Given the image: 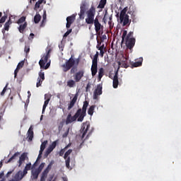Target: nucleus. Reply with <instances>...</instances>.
I'll list each match as a JSON object with an SVG mask.
<instances>
[{"instance_id":"58836bf2","label":"nucleus","mask_w":181,"mask_h":181,"mask_svg":"<svg viewBox=\"0 0 181 181\" xmlns=\"http://www.w3.org/2000/svg\"><path fill=\"white\" fill-rule=\"evenodd\" d=\"M71 152H73L72 149L68 150L64 156V158L66 159V158H70V155L71 154Z\"/></svg>"},{"instance_id":"13d9d810","label":"nucleus","mask_w":181,"mask_h":181,"mask_svg":"<svg viewBox=\"0 0 181 181\" xmlns=\"http://www.w3.org/2000/svg\"><path fill=\"white\" fill-rule=\"evenodd\" d=\"M71 29L68 30L64 35V37H67V36H69L70 35V33H71Z\"/></svg>"},{"instance_id":"de8ad7c7","label":"nucleus","mask_w":181,"mask_h":181,"mask_svg":"<svg viewBox=\"0 0 181 181\" xmlns=\"http://www.w3.org/2000/svg\"><path fill=\"white\" fill-rule=\"evenodd\" d=\"M45 165H46L45 163H42L40 166L38 167V168H35L37 169L38 171H40V173L42 172V170H43V168H45Z\"/></svg>"},{"instance_id":"49530a36","label":"nucleus","mask_w":181,"mask_h":181,"mask_svg":"<svg viewBox=\"0 0 181 181\" xmlns=\"http://www.w3.org/2000/svg\"><path fill=\"white\" fill-rule=\"evenodd\" d=\"M65 160V163L67 169H70V157L66 158Z\"/></svg>"},{"instance_id":"72a5a7b5","label":"nucleus","mask_w":181,"mask_h":181,"mask_svg":"<svg viewBox=\"0 0 181 181\" xmlns=\"http://www.w3.org/2000/svg\"><path fill=\"white\" fill-rule=\"evenodd\" d=\"M41 19H42V16H40V14L37 13L34 16V22H35V23H39V22H40Z\"/></svg>"},{"instance_id":"20e7f679","label":"nucleus","mask_w":181,"mask_h":181,"mask_svg":"<svg viewBox=\"0 0 181 181\" xmlns=\"http://www.w3.org/2000/svg\"><path fill=\"white\" fill-rule=\"evenodd\" d=\"M53 166V162L49 163L47 167L44 170V171L41 174L40 181H46L47 178V175L50 170H52V167Z\"/></svg>"},{"instance_id":"473e14b6","label":"nucleus","mask_w":181,"mask_h":181,"mask_svg":"<svg viewBox=\"0 0 181 181\" xmlns=\"http://www.w3.org/2000/svg\"><path fill=\"white\" fill-rule=\"evenodd\" d=\"M108 19H110V15L108 14L107 11H105V13L103 18V22L105 23V25H107V22L108 21Z\"/></svg>"},{"instance_id":"5fc2aeb1","label":"nucleus","mask_w":181,"mask_h":181,"mask_svg":"<svg viewBox=\"0 0 181 181\" xmlns=\"http://www.w3.org/2000/svg\"><path fill=\"white\" fill-rule=\"evenodd\" d=\"M7 18H8V15H6L1 17V18L0 19V23H4L5 21H6Z\"/></svg>"},{"instance_id":"338daca9","label":"nucleus","mask_w":181,"mask_h":181,"mask_svg":"<svg viewBox=\"0 0 181 181\" xmlns=\"http://www.w3.org/2000/svg\"><path fill=\"white\" fill-rule=\"evenodd\" d=\"M34 37H35V34L30 33V34L29 39H33Z\"/></svg>"},{"instance_id":"cd10ccee","label":"nucleus","mask_w":181,"mask_h":181,"mask_svg":"<svg viewBox=\"0 0 181 181\" xmlns=\"http://www.w3.org/2000/svg\"><path fill=\"white\" fill-rule=\"evenodd\" d=\"M25 28H28V23L25 22L23 23V25H20L19 28H18V30L20 32V33H23Z\"/></svg>"},{"instance_id":"ea45409f","label":"nucleus","mask_w":181,"mask_h":181,"mask_svg":"<svg viewBox=\"0 0 181 181\" xmlns=\"http://www.w3.org/2000/svg\"><path fill=\"white\" fill-rule=\"evenodd\" d=\"M95 14V8L92 6L91 7V19H92L91 23H93V22H94V15Z\"/></svg>"},{"instance_id":"aec40b11","label":"nucleus","mask_w":181,"mask_h":181,"mask_svg":"<svg viewBox=\"0 0 181 181\" xmlns=\"http://www.w3.org/2000/svg\"><path fill=\"white\" fill-rule=\"evenodd\" d=\"M98 71V64H92L91 65L92 76L94 77V76L97 74Z\"/></svg>"},{"instance_id":"5701e85b","label":"nucleus","mask_w":181,"mask_h":181,"mask_svg":"<svg viewBox=\"0 0 181 181\" xmlns=\"http://www.w3.org/2000/svg\"><path fill=\"white\" fill-rule=\"evenodd\" d=\"M28 139L30 141L33 139V129L30 127L28 131Z\"/></svg>"},{"instance_id":"774afa93","label":"nucleus","mask_w":181,"mask_h":181,"mask_svg":"<svg viewBox=\"0 0 181 181\" xmlns=\"http://www.w3.org/2000/svg\"><path fill=\"white\" fill-rule=\"evenodd\" d=\"M88 114L89 115H91V107H90L88 108Z\"/></svg>"},{"instance_id":"e2e57ef3","label":"nucleus","mask_w":181,"mask_h":181,"mask_svg":"<svg viewBox=\"0 0 181 181\" xmlns=\"http://www.w3.org/2000/svg\"><path fill=\"white\" fill-rule=\"evenodd\" d=\"M105 49H102V50H100V54L99 55L100 56V57H104V53H105Z\"/></svg>"},{"instance_id":"4d7b16f0","label":"nucleus","mask_w":181,"mask_h":181,"mask_svg":"<svg viewBox=\"0 0 181 181\" xmlns=\"http://www.w3.org/2000/svg\"><path fill=\"white\" fill-rule=\"evenodd\" d=\"M6 90H8V85H6V86L4 88L3 90H2L1 93V95H5V93H6Z\"/></svg>"},{"instance_id":"a878e982","label":"nucleus","mask_w":181,"mask_h":181,"mask_svg":"<svg viewBox=\"0 0 181 181\" xmlns=\"http://www.w3.org/2000/svg\"><path fill=\"white\" fill-rule=\"evenodd\" d=\"M99 55H100V53L98 52H96L95 54L93 56V58L92 59V64H98Z\"/></svg>"},{"instance_id":"f3484780","label":"nucleus","mask_w":181,"mask_h":181,"mask_svg":"<svg viewBox=\"0 0 181 181\" xmlns=\"http://www.w3.org/2000/svg\"><path fill=\"white\" fill-rule=\"evenodd\" d=\"M39 175H40V171H38L36 168L35 169H32V170H31V179H32V180H37V177H39Z\"/></svg>"},{"instance_id":"a18cd8bd","label":"nucleus","mask_w":181,"mask_h":181,"mask_svg":"<svg viewBox=\"0 0 181 181\" xmlns=\"http://www.w3.org/2000/svg\"><path fill=\"white\" fill-rule=\"evenodd\" d=\"M96 47L99 50H105V52H107V47H104V44H103L101 46H100V45H98Z\"/></svg>"},{"instance_id":"1a4fd4ad","label":"nucleus","mask_w":181,"mask_h":181,"mask_svg":"<svg viewBox=\"0 0 181 181\" xmlns=\"http://www.w3.org/2000/svg\"><path fill=\"white\" fill-rule=\"evenodd\" d=\"M103 94V86L98 84L93 92V100H98V95Z\"/></svg>"},{"instance_id":"0eeeda50","label":"nucleus","mask_w":181,"mask_h":181,"mask_svg":"<svg viewBox=\"0 0 181 181\" xmlns=\"http://www.w3.org/2000/svg\"><path fill=\"white\" fill-rule=\"evenodd\" d=\"M124 40L127 49H129V50H132V49H134V46H135V38H124Z\"/></svg>"},{"instance_id":"09e8293b","label":"nucleus","mask_w":181,"mask_h":181,"mask_svg":"<svg viewBox=\"0 0 181 181\" xmlns=\"http://www.w3.org/2000/svg\"><path fill=\"white\" fill-rule=\"evenodd\" d=\"M46 145H47V140L43 141V142L41 144L40 149H42V150L46 149Z\"/></svg>"},{"instance_id":"3c124183","label":"nucleus","mask_w":181,"mask_h":181,"mask_svg":"<svg viewBox=\"0 0 181 181\" xmlns=\"http://www.w3.org/2000/svg\"><path fill=\"white\" fill-rule=\"evenodd\" d=\"M67 148H69V146H66L64 148L60 150L59 156H63V155H64V152H66V149H67Z\"/></svg>"},{"instance_id":"bb28decb","label":"nucleus","mask_w":181,"mask_h":181,"mask_svg":"<svg viewBox=\"0 0 181 181\" xmlns=\"http://www.w3.org/2000/svg\"><path fill=\"white\" fill-rule=\"evenodd\" d=\"M32 169V163H29L26 164L23 173V175H28V170H30Z\"/></svg>"},{"instance_id":"2f4dec72","label":"nucleus","mask_w":181,"mask_h":181,"mask_svg":"<svg viewBox=\"0 0 181 181\" xmlns=\"http://www.w3.org/2000/svg\"><path fill=\"white\" fill-rule=\"evenodd\" d=\"M86 23L91 24V8L88 11V18L86 19Z\"/></svg>"},{"instance_id":"6e6552de","label":"nucleus","mask_w":181,"mask_h":181,"mask_svg":"<svg viewBox=\"0 0 181 181\" xmlns=\"http://www.w3.org/2000/svg\"><path fill=\"white\" fill-rule=\"evenodd\" d=\"M93 23H94L95 30L96 33H101V30H103L104 26L101 25L100 21H98V18H95V19L93 21Z\"/></svg>"},{"instance_id":"39448f33","label":"nucleus","mask_w":181,"mask_h":181,"mask_svg":"<svg viewBox=\"0 0 181 181\" xmlns=\"http://www.w3.org/2000/svg\"><path fill=\"white\" fill-rule=\"evenodd\" d=\"M88 8V2H87V1H83L81 5V11L79 13L80 19H84V13H86V11Z\"/></svg>"},{"instance_id":"6e6d98bb","label":"nucleus","mask_w":181,"mask_h":181,"mask_svg":"<svg viewBox=\"0 0 181 181\" xmlns=\"http://www.w3.org/2000/svg\"><path fill=\"white\" fill-rule=\"evenodd\" d=\"M53 152L52 148L49 146V147L47 148L46 151V155H49V153H52Z\"/></svg>"},{"instance_id":"412c9836","label":"nucleus","mask_w":181,"mask_h":181,"mask_svg":"<svg viewBox=\"0 0 181 181\" xmlns=\"http://www.w3.org/2000/svg\"><path fill=\"white\" fill-rule=\"evenodd\" d=\"M127 13L131 15L132 21L133 22V23H136V22H138V19L136 18V16L135 15V12L129 10L127 12Z\"/></svg>"},{"instance_id":"c03bdc74","label":"nucleus","mask_w":181,"mask_h":181,"mask_svg":"<svg viewBox=\"0 0 181 181\" xmlns=\"http://www.w3.org/2000/svg\"><path fill=\"white\" fill-rule=\"evenodd\" d=\"M25 21H26V17L22 16L21 18H20L18 19V21H17V23L18 25H21V23H23V22H25Z\"/></svg>"},{"instance_id":"a19ab883","label":"nucleus","mask_w":181,"mask_h":181,"mask_svg":"<svg viewBox=\"0 0 181 181\" xmlns=\"http://www.w3.org/2000/svg\"><path fill=\"white\" fill-rule=\"evenodd\" d=\"M95 14V8L92 6L91 7V19H92L91 23H93V22H94V15Z\"/></svg>"},{"instance_id":"ddd939ff","label":"nucleus","mask_w":181,"mask_h":181,"mask_svg":"<svg viewBox=\"0 0 181 181\" xmlns=\"http://www.w3.org/2000/svg\"><path fill=\"white\" fill-rule=\"evenodd\" d=\"M77 98H78V93H76L73 99L70 101V103L68 105V111H70V110L74 107L76 103H77Z\"/></svg>"},{"instance_id":"b1692460","label":"nucleus","mask_w":181,"mask_h":181,"mask_svg":"<svg viewBox=\"0 0 181 181\" xmlns=\"http://www.w3.org/2000/svg\"><path fill=\"white\" fill-rule=\"evenodd\" d=\"M142 62H144V59L140 57L138 62H136L132 64V67H140L142 66Z\"/></svg>"},{"instance_id":"423d86ee","label":"nucleus","mask_w":181,"mask_h":181,"mask_svg":"<svg viewBox=\"0 0 181 181\" xmlns=\"http://www.w3.org/2000/svg\"><path fill=\"white\" fill-rule=\"evenodd\" d=\"M88 129H90V124L89 123H83L80 132L81 134V139H84V136H86V134H87Z\"/></svg>"},{"instance_id":"864d4df0","label":"nucleus","mask_w":181,"mask_h":181,"mask_svg":"<svg viewBox=\"0 0 181 181\" xmlns=\"http://www.w3.org/2000/svg\"><path fill=\"white\" fill-rule=\"evenodd\" d=\"M43 83V81L40 80V79H37V83H36V87L39 88L42 86Z\"/></svg>"},{"instance_id":"9d476101","label":"nucleus","mask_w":181,"mask_h":181,"mask_svg":"<svg viewBox=\"0 0 181 181\" xmlns=\"http://www.w3.org/2000/svg\"><path fill=\"white\" fill-rule=\"evenodd\" d=\"M125 39H134V32L130 31L128 33L127 30H124L122 35V42H124Z\"/></svg>"},{"instance_id":"393cba45","label":"nucleus","mask_w":181,"mask_h":181,"mask_svg":"<svg viewBox=\"0 0 181 181\" xmlns=\"http://www.w3.org/2000/svg\"><path fill=\"white\" fill-rule=\"evenodd\" d=\"M127 11L128 7H125L123 10L121 11L119 14V19H123L124 16H128V14H127Z\"/></svg>"},{"instance_id":"4be33fe9","label":"nucleus","mask_w":181,"mask_h":181,"mask_svg":"<svg viewBox=\"0 0 181 181\" xmlns=\"http://www.w3.org/2000/svg\"><path fill=\"white\" fill-rule=\"evenodd\" d=\"M76 82L75 80L69 79L66 82V86L67 87H69V88H74L76 86Z\"/></svg>"},{"instance_id":"680f3d73","label":"nucleus","mask_w":181,"mask_h":181,"mask_svg":"<svg viewBox=\"0 0 181 181\" xmlns=\"http://www.w3.org/2000/svg\"><path fill=\"white\" fill-rule=\"evenodd\" d=\"M19 70H21L19 68L16 67V70L14 71V77L16 78V76H18V73H19Z\"/></svg>"},{"instance_id":"c9c22d12","label":"nucleus","mask_w":181,"mask_h":181,"mask_svg":"<svg viewBox=\"0 0 181 181\" xmlns=\"http://www.w3.org/2000/svg\"><path fill=\"white\" fill-rule=\"evenodd\" d=\"M19 155H21V153L19 152H16L7 161V163H11V162H12V160H13V159H15V158H16V156H19Z\"/></svg>"},{"instance_id":"4468645a","label":"nucleus","mask_w":181,"mask_h":181,"mask_svg":"<svg viewBox=\"0 0 181 181\" xmlns=\"http://www.w3.org/2000/svg\"><path fill=\"white\" fill-rule=\"evenodd\" d=\"M120 23H123L122 26H129L131 25V20L129 19V16H123V18H119Z\"/></svg>"},{"instance_id":"f03ea898","label":"nucleus","mask_w":181,"mask_h":181,"mask_svg":"<svg viewBox=\"0 0 181 181\" xmlns=\"http://www.w3.org/2000/svg\"><path fill=\"white\" fill-rule=\"evenodd\" d=\"M80 63V57L74 59V55H71L70 59L64 64L62 67L64 73H67L69 70L71 74H76L77 73V66Z\"/></svg>"},{"instance_id":"69168bd1","label":"nucleus","mask_w":181,"mask_h":181,"mask_svg":"<svg viewBox=\"0 0 181 181\" xmlns=\"http://www.w3.org/2000/svg\"><path fill=\"white\" fill-rule=\"evenodd\" d=\"M94 108H95V105H92L91 106V115H93V114H94Z\"/></svg>"},{"instance_id":"c85d7f7f","label":"nucleus","mask_w":181,"mask_h":181,"mask_svg":"<svg viewBox=\"0 0 181 181\" xmlns=\"http://www.w3.org/2000/svg\"><path fill=\"white\" fill-rule=\"evenodd\" d=\"M105 5H107V0H100L98 8L100 9H104V8H105Z\"/></svg>"},{"instance_id":"0e129e2a","label":"nucleus","mask_w":181,"mask_h":181,"mask_svg":"<svg viewBox=\"0 0 181 181\" xmlns=\"http://www.w3.org/2000/svg\"><path fill=\"white\" fill-rule=\"evenodd\" d=\"M13 173V171H8L7 173V174L6 175V177H8V176H11V175H12V173Z\"/></svg>"},{"instance_id":"c756f323","label":"nucleus","mask_w":181,"mask_h":181,"mask_svg":"<svg viewBox=\"0 0 181 181\" xmlns=\"http://www.w3.org/2000/svg\"><path fill=\"white\" fill-rule=\"evenodd\" d=\"M104 76V68H100L98 71V81H101V78H103V76Z\"/></svg>"},{"instance_id":"37998d69","label":"nucleus","mask_w":181,"mask_h":181,"mask_svg":"<svg viewBox=\"0 0 181 181\" xmlns=\"http://www.w3.org/2000/svg\"><path fill=\"white\" fill-rule=\"evenodd\" d=\"M24 52H25V53H26V54H28V53H29V52H30V45H29V44L25 45V48H24Z\"/></svg>"},{"instance_id":"6ab92c4d","label":"nucleus","mask_w":181,"mask_h":181,"mask_svg":"<svg viewBox=\"0 0 181 181\" xmlns=\"http://www.w3.org/2000/svg\"><path fill=\"white\" fill-rule=\"evenodd\" d=\"M26 158L28 159V153H23L21 156L19 158L18 160V168H21L22 166V163H23L24 160H26Z\"/></svg>"},{"instance_id":"603ef678","label":"nucleus","mask_w":181,"mask_h":181,"mask_svg":"<svg viewBox=\"0 0 181 181\" xmlns=\"http://www.w3.org/2000/svg\"><path fill=\"white\" fill-rule=\"evenodd\" d=\"M108 25H109L110 28H112V15H110L109 16Z\"/></svg>"},{"instance_id":"f8f14e48","label":"nucleus","mask_w":181,"mask_h":181,"mask_svg":"<svg viewBox=\"0 0 181 181\" xmlns=\"http://www.w3.org/2000/svg\"><path fill=\"white\" fill-rule=\"evenodd\" d=\"M74 21H76L75 14H73L66 18V29L70 28V26H71V24L74 23Z\"/></svg>"},{"instance_id":"052dcab7","label":"nucleus","mask_w":181,"mask_h":181,"mask_svg":"<svg viewBox=\"0 0 181 181\" xmlns=\"http://www.w3.org/2000/svg\"><path fill=\"white\" fill-rule=\"evenodd\" d=\"M70 132V128H68L67 131L62 135L64 138H67L69 136V132Z\"/></svg>"},{"instance_id":"bf43d9fd","label":"nucleus","mask_w":181,"mask_h":181,"mask_svg":"<svg viewBox=\"0 0 181 181\" xmlns=\"http://www.w3.org/2000/svg\"><path fill=\"white\" fill-rule=\"evenodd\" d=\"M23 64H25V62H19L18 64L17 65V68L20 69H22L23 67Z\"/></svg>"},{"instance_id":"79ce46f5","label":"nucleus","mask_w":181,"mask_h":181,"mask_svg":"<svg viewBox=\"0 0 181 181\" xmlns=\"http://www.w3.org/2000/svg\"><path fill=\"white\" fill-rule=\"evenodd\" d=\"M59 144V140H56L52 143L49 146L52 148V149H54L56 146H57V144Z\"/></svg>"},{"instance_id":"f257e3e1","label":"nucleus","mask_w":181,"mask_h":181,"mask_svg":"<svg viewBox=\"0 0 181 181\" xmlns=\"http://www.w3.org/2000/svg\"><path fill=\"white\" fill-rule=\"evenodd\" d=\"M87 107H88V101L85 100L81 108H79L74 116L71 115V113H69L65 124L69 125V124H72V122H83L84 121V117L87 115Z\"/></svg>"},{"instance_id":"7c9ffc66","label":"nucleus","mask_w":181,"mask_h":181,"mask_svg":"<svg viewBox=\"0 0 181 181\" xmlns=\"http://www.w3.org/2000/svg\"><path fill=\"white\" fill-rule=\"evenodd\" d=\"M43 15H42V23L40 24L41 28H43V26H45V23H46V19H47V14H46V10L43 11Z\"/></svg>"},{"instance_id":"4c0bfd02","label":"nucleus","mask_w":181,"mask_h":181,"mask_svg":"<svg viewBox=\"0 0 181 181\" xmlns=\"http://www.w3.org/2000/svg\"><path fill=\"white\" fill-rule=\"evenodd\" d=\"M44 1L45 0H39L38 1H37L35 4V9H39V8H40V5L43 4Z\"/></svg>"},{"instance_id":"e433bc0d","label":"nucleus","mask_w":181,"mask_h":181,"mask_svg":"<svg viewBox=\"0 0 181 181\" xmlns=\"http://www.w3.org/2000/svg\"><path fill=\"white\" fill-rule=\"evenodd\" d=\"M38 76H38L37 79H40V80H41L42 81H45V72H43V71L41 70L39 72Z\"/></svg>"},{"instance_id":"7ed1b4c3","label":"nucleus","mask_w":181,"mask_h":181,"mask_svg":"<svg viewBox=\"0 0 181 181\" xmlns=\"http://www.w3.org/2000/svg\"><path fill=\"white\" fill-rule=\"evenodd\" d=\"M50 53H52V49L46 50V53L41 57V59L39 62L40 69L47 70V69L50 67L51 61H49V59H50Z\"/></svg>"},{"instance_id":"f704fd0d","label":"nucleus","mask_w":181,"mask_h":181,"mask_svg":"<svg viewBox=\"0 0 181 181\" xmlns=\"http://www.w3.org/2000/svg\"><path fill=\"white\" fill-rule=\"evenodd\" d=\"M11 25H12V21H11V18H9V20L6 22L4 25V30H9V26H11Z\"/></svg>"},{"instance_id":"9b49d317","label":"nucleus","mask_w":181,"mask_h":181,"mask_svg":"<svg viewBox=\"0 0 181 181\" xmlns=\"http://www.w3.org/2000/svg\"><path fill=\"white\" fill-rule=\"evenodd\" d=\"M84 76V71L81 70L78 72H76L74 76V79L76 83L80 82V81L81 80V78H83V77Z\"/></svg>"},{"instance_id":"8fccbe9b","label":"nucleus","mask_w":181,"mask_h":181,"mask_svg":"<svg viewBox=\"0 0 181 181\" xmlns=\"http://www.w3.org/2000/svg\"><path fill=\"white\" fill-rule=\"evenodd\" d=\"M119 66H122V67H124V69H128L129 67L128 64L124 62H119Z\"/></svg>"},{"instance_id":"2eb2a0df","label":"nucleus","mask_w":181,"mask_h":181,"mask_svg":"<svg viewBox=\"0 0 181 181\" xmlns=\"http://www.w3.org/2000/svg\"><path fill=\"white\" fill-rule=\"evenodd\" d=\"M45 103L44 105L42 106V114H45V112L46 111V107H47V105H49V101H50V95L49 94H45Z\"/></svg>"},{"instance_id":"a211bd4d","label":"nucleus","mask_w":181,"mask_h":181,"mask_svg":"<svg viewBox=\"0 0 181 181\" xmlns=\"http://www.w3.org/2000/svg\"><path fill=\"white\" fill-rule=\"evenodd\" d=\"M25 176H26V174H23V171L22 172L21 170H19L15 175L14 180H17V181L22 180V179H23V177H25Z\"/></svg>"},{"instance_id":"dca6fc26","label":"nucleus","mask_w":181,"mask_h":181,"mask_svg":"<svg viewBox=\"0 0 181 181\" xmlns=\"http://www.w3.org/2000/svg\"><path fill=\"white\" fill-rule=\"evenodd\" d=\"M119 84V81L118 80V69H117L113 78V88H118Z\"/></svg>"}]
</instances>
